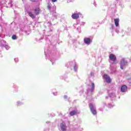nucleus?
<instances>
[{"instance_id": "20e7f679", "label": "nucleus", "mask_w": 131, "mask_h": 131, "mask_svg": "<svg viewBox=\"0 0 131 131\" xmlns=\"http://www.w3.org/2000/svg\"><path fill=\"white\" fill-rule=\"evenodd\" d=\"M103 78H104L107 83H111L112 80L110 77L108 76V75H103Z\"/></svg>"}, {"instance_id": "423d86ee", "label": "nucleus", "mask_w": 131, "mask_h": 131, "mask_svg": "<svg viewBox=\"0 0 131 131\" xmlns=\"http://www.w3.org/2000/svg\"><path fill=\"white\" fill-rule=\"evenodd\" d=\"M91 42H92V40H91V38H86V37L84 38V42L86 45H90Z\"/></svg>"}, {"instance_id": "9b49d317", "label": "nucleus", "mask_w": 131, "mask_h": 131, "mask_svg": "<svg viewBox=\"0 0 131 131\" xmlns=\"http://www.w3.org/2000/svg\"><path fill=\"white\" fill-rule=\"evenodd\" d=\"M115 25L118 27L119 26V18H115L114 19Z\"/></svg>"}, {"instance_id": "6e6552de", "label": "nucleus", "mask_w": 131, "mask_h": 131, "mask_svg": "<svg viewBox=\"0 0 131 131\" xmlns=\"http://www.w3.org/2000/svg\"><path fill=\"white\" fill-rule=\"evenodd\" d=\"M72 19L76 20L79 18V13H74L72 15Z\"/></svg>"}, {"instance_id": "9d476101", "label": "nucleus", "mask_w": 131, "mask_h": 131, "mask_svg": "<svg viewBox=\"0 0 131 131\" xmlns=\"http://www.w3.org/2000/svg\"><path fill=\"white\" fill-rule=\"evenodd\" d=\"M78 113L77 110H74L70 112V116H74V115H76Z\"/></svg>"}, {"instance_id": "2eb2a0df", "label": "nucleus", "mask_w": 131, "mask_h": 131, "mask_svg": "<svg viewBox=\"0 0 131 131\" xmlns=\"http://www.w3.org/2000/svg\"><path fill=\"white\" fill-rule=\"evenodd\" d=\"M92 86L93 90H94L95 89V83H92Z\"/></svg>"}, {"instance_id": "a211bd4d", "label": "nucleus", "mask_w": 131, "mask_h": 131, "mask_svg": "<svg viewBox=\"0 0 131 131\" xmlns=\"http://www.w3.org/2000/svg\"><path fill=\"white\" fill-rule=\"evenodd\" d=\"M20 105V102H18V106Z\"/></svg>"}, {"instance_id": "4468645a", "label": "nucleus", "mask_w": 131, "mask_h": 131, "mask_svg": "<svg viewBox=\"0 0 131 131\" xmlns=\"http://www.w3.org/2000/svg\"><path fill=\"white\" fill-rule=\"evenodd\" d=\"M47 8H48V10H50L51 9V4H50L48 3Z\"/></svg>"}, {"instance_id": "dca6fc26", "label": "nucleus", "mask_w": 131, "mask_h": 131, "mask_svg": "<svg viewBox=\"0 0 131 131\" xmlns=\"http://www.w3.org/2000/svg\"><path fill=\"white\" fill-rule=\"evenodd\" d=\"M52 3H56L57 2V0H51Z\"/></svg>"}, {"instance_id": "ddd939ff", "label": "nucleus", "mask_w": 131, "mask_h": 131, "mask_svg": "<svg viewBox=\"0 0 131 131\" xmlns=\"http://www.w3.org/2000/svg\"><path fill=\"white\" fill-rule=\"evenodd\" d=\"M12 39H17V36L16 35H13L12 36Z\"/></svg>"}, {"instance_id": "f3484780", "label": "nucleus", "mask_w": 131, "mask_h": 131, "mask_svg": "<svg viewBox=\"0 0 131 131\" xmlns=\"http://www.w3.org/2000/svg\"><path fill=\"white\" fill-rule=\"evenodd\" d=\"M36 0H30L31 2H35Z\"/></svg>"}, {"instance_id": "7ed1b4c3", "label": "nucleus", "mask_w": 131, "mask_h": 131, "mask_svg": "<svg viewBox=\"0 0 131 131\" xmlns=\"http://www.w3.org/2000/svg\"><path fill=\"white\" fill-rule=\"evenodd\" d=\"M109 59L113 61V62H116V56L113 54H111L109 56Z\"/></svg>"}, {"instance_id": "6ab92c4d", "label": "nucleus", "mask_w": 131, "mask_h": 131, "mask_svg": "<svg viewBox=\"0 0 131 131\" xmlns=\"http://www.w3.org/2000/svg\"><path fill=\"white\" fill-rule=\"evenodd\" d=\"M74 68H75V67H74Z\"/></svg>"}, {"instance_id": "f03ea898", "label": "nucleus", "mask_w": 131, "mask_h": 131, "mask_svg": "<svg viewBox=\"0 0 131 131\" xmlns=\"http://www.w3.org/2000/svg\"><path fill=\"white\" fill-rule=\"evenodd\" d=\"M126 65H127V61H125V60H124V58L122 59L120 62L121 69H123L124 67H125Z\"/></svg>"}, {"instance_id": "0eeeda50", "label": "nucleus", "mask_w": 131, "mask_h": 131, "mask_svg": "<svg viewBox=\"0 0 131 131\" xmlns=\"http://www.w3.org/2000/svg\"><path fill=\"white\" fill-rule=\"evenodd\" d=\"M60 125L62 131H66L67 127L65 123H61Z\"/></svg>"}, {"instance_id": "39448f33", "label": "nucleus", "mask_w": 131, "mask_h": 131, "mask_svg": "<svg viewBox=\"0 0 131 131\" xmlns=\"http://www.w3.org/2000/svg\"><path fill=\"white\" fill-rule=\"evenodd\" d=\"M34 12L35 15H39V14H40V12H41V10L40 9V8L39 7H36L34 9Z\"/></svg>"}, {"instance_id": "f8f14e48", "label": "nucleus", "mask_w": 131, "mask_h": 131, "mask_svg": "<svg viewBox=\"0 0 131 131\" xmlns=\"http://www.w3.org/2000/svg\"><path fill=\"white\" fill-rule=\"evenodd\" d=\"M28 14L29 16L32 18V19H35V15L32 13V12L29 11L28 12Z\"/></svg>"}, {"instance_id": "f257e3e1", "label": "nucleus", "mask_w": 131, "mask_h": 131, "mask_svg": "<svg viewBox=\"0 0 131 131\" xmlns=\"http://www.w3.org/2000/svg\"><path fill=\"white\" fill-rule=\"evenodd\" d=\"M89 108H90L91 112L93 114V115H96L97 114V110L94 107V105L92 103L89 104Z\"/></svg>"}, {"instance_id": "1a4fd4ad", "label": "nucleus", "mask_w": 131, "mask_h": 131, "mask_svg": "<svg viewBox=\"0 0 131 131\" xmlns=\"http://www.w3.org/2000/svg\"><path fill=\"white\" fill-rule=\"evenodd\" d=\"M126 90H127V86L125 85H122L121 87V92L122 93H124L126 92Z\"/></svg>"}]
</instances>
